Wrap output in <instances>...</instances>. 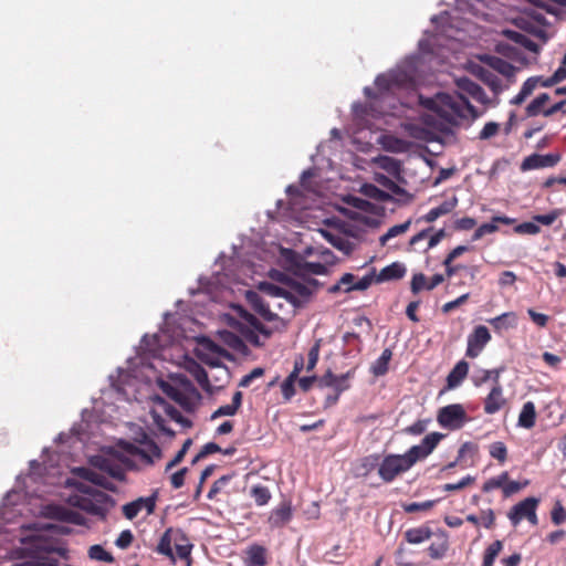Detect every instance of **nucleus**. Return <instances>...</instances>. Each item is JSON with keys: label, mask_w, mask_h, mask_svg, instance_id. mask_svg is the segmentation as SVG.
Instances as JSON below:
<instances>
[{"label": "nucleus", "mask_w": 566, "mask_h": 566, "mask_svg": "<svg viewBox=\"0 0 566 566\" xmlns=\"http://www.w3.org/2000/svg\"><path fill=\"white\" fill-rule=\"evenodd\" d=\"M490 339L491 335L489 329L483 325L476 326L468 336L465 355L470 358L478 357Z\"/></svg>", "instance_id": "9b49d317"}, {"label": "nucleus", "mask_w": 566, "mask_h": 566, "mask_svg": "<svg viewBox=\"0 0 566 566\" xmlns=\"http://www.w3.org/2000/svg\"><path fill=\"white\" fill-rule=\"evenodd\" d=\"M403 536L409 544H421L432 536V532L429 526L422 525L407 530Z\"/></svg>", "instance_id": "c85d7f7f"}, {"label": "nucleus", "mask_w": 566, "mask_h": 566, "mask_svg": "<svg viewBox=\"0 0 566 566\" xmlns=\"http://www.w3.org/2000/svg\"><path fill=\"white\" fill-rule=\"evenodd\" d=\"M381 458L382 457L378 453H373V454L361 458L360 464H359V469L361 471L360 474L364 476H367L375 469H377V471H378L380 468V464H381Z\"/></svg>", "instance_id": "72a5a7b5"}, {"label": "nucleus", "mask_w": 566, "mask_h": 566, "mask_svg": "<svg viewBox=\"0 0 566 566\" xmlns=\"http://www.w3.org/2000/svg\"><path fill=\"white\" fill-rule=\"evenodd\" d=\"M143 444L144 447H138L133 443H127L124 449L127 453L140 459L143 463L150 465L154 463L155 457H160V449L151 440H147Z\"/></svg>", "instance_id": "ddd939ff"}, {"label": "nucleus", "mask_w": 566, "mask_h": 566, "mask_svg": "<svg viewBox=\"0 0 566 566\" xmlns=\"http://www.w3.org/2000/svg\"><path fill=\"white\" fill-rule=\"evenodd\" d=\"M410 226H411V220L409 219L403 223L396 224V226L389 228L388 231L380 237V239H379L380 244L385 245L390 239L407 232L409 230Z\"/></svg>", "instance_id": "a19ab883"}, {"label": "nucleus", "mask_w": 566, "mask_h": 566, "mask_svg": "<svg viewBox=\"0 0 566 566\" xmlns=\"http://www.w3.org/2000/svg\"><path fill=\"white\" fill-rule=\"evenodd\" d=\"M488 322L496 333H502L517 326V315L515 312H505Z\"/></svg>", "instance_id": "5701e85b"}, {"label": "nucleus", "mask_w": 566, "mask_h": 566, "mask_svg": "<svg viewBox=\"0 0 566 566\" xmlns=\"http://www.w3.org/2000/svg\"><path fill=\"white\" fill-rule=\"evenodd\" d=\"M475 479L471 475H467L462 478L458 483H447L442 486L444 491L451 492V491H459L462 490L469 485H471Z\"/></svg>", "instance_id": "13d9d810"}, {"label": "nucleus", "mask_w": 566, "mask_h": 566, "mask_svg": "<svg viewBox=\"0 0 566 566\" xmlns=\"http://www.w3.org/2000/svg\"><path fill=\"white\" fill-rule=\"evenodd\" d=\"M158 386L168 399L188 412L193 410L201 398L192 382L182 374L169 375L166 380H158Z\"/></svg>", "instance_id": "f03ea898"}, {"label": "nucleus", "mask_w": 566, "mask_h": 566, "mask_svg": "<svg viewBox=\"0 0 566 566\" xmlns=\"http://www.w3.org/2000/svg\"><path fill=\"white\" fill-rule=\"evenodd\" d=\"M156 551L159 554L168 556L172 559L175 558L174 546H172V531L171 530H167L163 534V536L160 537V541L157 545Z\"/></svg>", "instance_id": "4c0bfd02"}, {"label": "nucleus", "mask_w": 566, "mask_h": 566, "mask_svg": "<svg viewBox=\"0 0 566 566\" xmlns=\"http://www.w3.org/2000/svg\"><path fill=\"white\" fill-rule=\"evenodd\" d=\"M446 436L440 432H431L427 434L422 440L420 444L412 446L408 449V452L415 460V462H419L421 460H424L429 454L432 453V451L437 448L439 442L444 438Z\"/></svg>", "instance_id": "9d476101"}, {"label": "nucleus", "mask_w": 566, "mask_h": 566, "mask_svg": "<svg viewBox=\"0 0 566 566\" xmlns=\"http://www.w3.org/2000/svg\"><path fill=\"white\" fill-rule=\"evenodd\" d=\"M292 518V505L289 501H283L275 507L270 516L269 523L272 527H281Z\"/></svg>", "instance_id": "412c9836"}, {"label": "nucleus", "mask_w": 566, "mask_h": 566, "mask_svg": "<svg viewBox=\"0 0 566 566\" xmlns=\"http://www.w3.org/2000/svg\"><path fill=\"white\" fill-rule=\"evenodd\" d=\"M505 34L507 35L509 39H511L515 43L523 45L524 48H526L530 51L535 52L537 50L536 43H534L526 35H524L520 32L509 30L505 32Z\"/></svg>", "instance_id": "c03bdc74"}, {"label": "nucleus", "mask_w": 566, "mask_h": 566, "mask_svg": "<svg viewBox=\"0 0 566 566\" xmlns=\"http://www.w3.org/2000/svg\"><path fill=\"white\" fill-rule=\"evenodd\" d=\"M415 464L416 462L408 450L402 454L389 453L381 458L378 475L384 483L389 484L407 473Z\"/></svg>", "instance_id": "20e7f679"}, {"label": "nucleus", "mask_w": 566, "mask_h": 566, "mask_svg": "<svg viewBox=\"0 0 566 566\" xmlns=\"http://www.w3.org/2000/svg\"><path fill=\"white\" fill-rule=\"evenodd\" d=\"M57 517L62 521L70 522L76 525H83L85 523L84 516L73 510L57 507Z\"/></svg>", "instance_id": "79ce46f5"}, {"label": "nucleus", "mask_w": 566, "mask_h": 566, "mask_svg": "<svg viewBox=\"0 0 566 566\" xmlns=\"http://www.w3.org/2000/svg\"><path fill=\"white\" fill-rule=\"evenodd\" d=\"M448 548H449L448 539L444 537L439 543H432L428 547V554L432 559H440L446 555Z\"/></svg>", "instance_id": "49530a36"}, {"label": "nucleus", "mask_w": 566, "mask_h": 566, "mask_svg": "<svg viewBox=\"0 0 566 566\" xmlns=\"http://www.w3.org/2000/svg\"><path fill=\"white\" fill-rule=\"evenodd\" d=\"M187 370L191 374L198 385L208 394L212 392V387L210 385L208 374L205 368L195 360H189L187 363Z\"/></svg>", "instance_id": "b1692460"}, {"label": "nucleus", "mask_w": 566, "mask_h": 566, "mask_svg": "<svg viewBox=\"0 0 566 566\" xmlns=\"http://www.w3.org/2000/svg\"><path fill=\"white\" fill-rule=\"evenodd\" d=\"M319 233L326 239L334 248L342 251L344 254L349 255L354 249L355 243L352 242L345 234L339 232H332L328 230H319Z\"/></svg>", "instance_id": "6ab92c4d"}, {"label": "nucleus", "mask_w": 566, "mask_h": 566, "mask_svg": "<svg viewBox=\"0 0 566 566\" xmlns=\"http://www.w3.org/2000/svg\"><path fill=\"white\" fill-rule=\"evenodd\" d=\"M392 357V352L389 348L384 349L380 357L371 365L370 371L374 376H384L388 371V365Z\"/></svg>", "instance_id": "f704fd0d"}, {"label": "nucleus", "mask_w": 566, "mask_h": 566, "mask_svg": "<svg viewBox=\"0 0 566 566\" xmlns=\"http://www.w3.org/2000/svg\"><path fill=\"white\" fill-rule=\"evenodd\" d=\"M490 455L496 459L500 463H504L507 459V448L501 442H493L489 448Z\"/></svg>", "instance_id": "a18cd8bd"}, {"label": "nucleus", "mask_w": 566, "mask_h": 566, "mask_svg": "<svg viewBox=\"0 0 566 566\" xmlns=\"http://www.w3.org/2000/svg\"><path fill=\"white\" fill-rule=\"evenodd\" d=\"M527 485H528L527 480H525L523 483L507 480L503 485V495H504V497H510L511 495L520 492Z\"/></svg>", "instance_id": "603ef678"}, {"label": "nucleus", "mask_w": 566, "mask_h": 566, "mask_svg": "<svg viewBox=\"0 0 566 566\" xmlns=\"http://www.w3.org/2000/svg\"><path fill=\"white\" fill-rule=\"evenodd\" d=\"M370 273H374V282L381 283L403 277L406 268L403 264L395 262L381 269L378 274H376L375 269Z\"/></svg>", "instance_id": "aec40b11"}, {"label": "nucleus", "mask_w": 566, "mask_h": 566, "mask_svg": "<svg viewBox=\"0 0 566 566\" xmlns=\"http://www.w3.org/2000/svg\"><path fill=\"white\" fill-rule=\"evenodd\" d=\"M76 488L83 495L71 496L69 500L71 505L94 515L102 514V506L98 503H96L93 499H96L98 501V497L104 496V493L84 483H78Z\"/></svg>", "instance_id": "39448f33"}, {"label": "nucleus", "mask_w": 566, "mask_h": 566, "mask_svg": "<svg viewBox=\"0 0 566 566\" xmlns=\"http://www.w3.org/2000/svg\"><path fill=\"white\" fill-rule=\"evenodd\" d=\"M468 371L469 364L465 360H460L457 363L447 377L448 389L458 387L468 376Z\"/></svg>", "instance_id": "bb28decb"}, {"label": "nucleus", "mask_w": 566, "mask_h": 566, "mask_svg": "<svg viewBox=\"0 0 566 566\" xmlns=\"http://www.w3.org/2000/svg\"><path fill=\"white\" fill-rule=\"evenodd\" d=\"M365 189H366L365 193L368 195L369 197L376 199V200L386 201V200L390 199V196L387 192L380 190L376 186L366 185Z\"/></svg>", "instance_id": "69168bd1"}, {"label": "nucleus", "mask_w": 566, "mask_h": 566, "mask_svg": "<svg viewBox=\"0 0 566 566\" xmlns=\"http://www.w3.org/2000/svg\"><path fill=\"white\" fill-rule=\"evenodd\" d=\"M499 230L497 224L492 220L489 223L481 224L473 233L472 240L478 241L483 238L485 234L494 233Z\"/></svg>", "instance_id": "864d4df0"}, {"label": "nucleus", "mask_w": 566, "mask_h": 566, "mask_svg": "<svg viewBox=\"0 0 566 566\" xmlns=\"http://www.w3.org/2000/svg\"><path fill=\"white\" fill-rule=\"evenodd\" d=\"M355 369L348 370L347 373L337 376L336 385L332 386L334 388L335 392L342 394L345 390L349 389L350 385L348 380L354 377Z\"/></svg>", "instance_id": "8fccbe9b"}, {"label": "nucleus", "mask_w": 566, "mask_h": 566, "mask_svg": "<svg viewBox=\"0 0 566 566\" xmlns=\"http://www.w3.org/2000/svg\"><path fill=\"white\" fill-rule=\"evenodd\" d=\"M336 381L337 376L331 370H327L322 377L317 378V385L321 388H332V386L336 385Z\"/></svg>", "instance_id": "774afa93"}, {"label": "nucleus", "mask_w": 566, "mask_h": 566, "mask_svg": "<svg viewBox=\"0 0 566 566\" xmlns=\"http://www.w3.org/2000/svg\"><path fill=\"white\" fill-rule=\"evenodd\" d=\"M480 525L489 530L495 525V513L492 509L481 511Z\"/></svg>", "instance_id": "0e129e2a"}, {"label": "nucleus", "mask_w": 566, "mask_h": 566, "mask_svg": "<svg viewBox=\"0 0 566 566\" xmlns=\"http://www.w3.org/2000/svg\"><path fill=\"white\" fill-rule=\"evenodd\" d=\"M232 308L238 315V317L242 319L244 323H247L249 326H251L253 329L266 336L270 335V332L266 329V327L244 307H242L241 305H234Z\"/></svg>", "instance_id": "cd10ccee"}, {"label": "nucleus", "mask_w": 566, "mask_h": 566, "mask_svg": "<svg viewBox=\"0 0 566 566\" xmlns=\"http://www.w3.org/2000/svg\"><path fill=\"white\" fill-rule=\"evenodd\" d=\"M134 541V535L129 530H125L120 532L119 536L117 537L115 544L117 547L125 549L130 546V544Z\"/></svg>", "instance_id": "338daca9"}, {"label": "nucleus", "mask_w": 566, "mask_h": 566, "mask_svg": "<svg viewBox=\"0 0 566 566\" xmlns=\"http://www.w3.org/2000/svg\"><path fill=\"white\" fill-rule=\"evenodd\" d=\"M437 421L442 428L453 431L461 429L469 421V417L462 405L452 403L439 409Z\"/></svg>", "instance_id": "423d86ee"}, {"label": "nucleus", "mask_w": 566, "mask_h": 566, "mask_svg": "<svg viewBox=\"0 0 566 566\" xmlns=\"http://www.w3.org/2000/svg\"><path fill=\"white\" fill-rule=\"evenodd\" d=\"M500 132V124L496 122H489L479 133V139L488 140L496 136Z\"/></svg>", "instance_id": "3c124183"}, {"label": "nucleus", "mask_w": 566, "mask_h": 566, "mask_svg": "<svg viewBox=\"0 0 566 566\" xmlns=\"http://www.w3.org/2000/svg\"><path fill=\"white\" fill-rule=\"evenodd\" d=\"M543 21L544 17L542 15L536 17L535 20H532L528 17H518L516 19V25L531 34L539 36L541 34L544 33L539 25L542 24Z\"/></svg>", "instance_id": "2f4dec72"}, {"label": "nucleus", "mask_w": 566, "mask_h": 566, "mask_svg": "<svg viewBox=\"0 0 566 566\" xmlns=\"http://www.w3.org/2000/svg\"><path fill=\"white\" fill-rule=\"evenodd\" d=\"M503 549V543L500 539L491 543L484 551L482 566H493L496 557Z\"/></svg>", "instance_id": "58836bf2"}, {"label": "nucleus", "mask_w": 566, "mask_h": 566, "mask_svg": "<svg viewBox=\"0 0 566 566\" xmlns=\"http://www.w3.org/2000/svg\"><path fill=\"white\" fill-rule=\"evenodd\" d=\"M427 284H428V281H427V277L423 273H417L412 276V280H411V292L413 294H418L421 290L426 289L427 290Z\"/></svg>", "instance_id": "052dcab7"}, {"label": "nucleus", "mask_w": 566, "mask_h": 566, "mask_svg": "<svg viewBox=\"0 0 566 566\" xmlns=\"http://www.w3.org/2000/svg\"><path fill=\"white\" fill-rule=\"evenodd\" d=\"M262 289L271 296L285 298L295 307L305 305L312 297L310 294L311 287L306 286L304 281L289 280L284 287L266 283Z\"/></svg>", "instance_id": "7ed1b4c3"}, {"label": "nucleus", "mask_w": 566, "mask_h": 566, "mask_svg": "<svg viewBox=\"0 0 566 566\" xmlns=\"http://www.w3.org/2000/svg\"><path fill=\"white\" fill-rule=\"evenodd\" d=\"M481 61L484 62L491 70L496 71L507 78L513 77L515 74L516 69L511 63L499 56L484 55L481 57Z\"/></svg>", "instance_id": "4be33fe9"}, {"label": "nucleus", "mask_w": 566, "mask_h": 566, "mask_svg": "<svg viewBox=\"0 0 566 566\" xmlns=\"http://www.w3.org/2000/svg\"><path fill=\"white\" fill-rule=\"evenodd\" d=\"M412 84V77L405 71H395L388 74L378 75L375 80V85L380 95L390 92L395 88L408 87Z\"/></svg>", "instance_id": "1a4fd4ad"}, {"label": "nucleus", "mask_w": 566, "mask_h": 566, "mask_svg": "<svg viewBox=\"0 0 566 566\" xmlns=\"http://www.w3.org/2000/svg\"><path fill=\"white\" fill-rule=\"evenodd\" d=\"M552 522L555 525H560L566 522V510L559 501H557L551 512Z\"/></svg>", "instance_id": "6e6d98bb"}, {"label": "nucleus", "mask_w": 566, "mask_h": 566, "mask_svg": "<svg viewBox=\"0 0 566 566\" xmlns=\"http://www.w3.org/2000/svg\"><path fill=\"white\" fill-rule=\"evenodd\" d=\"M536 408L533 401H527L523 405L518 416V426L525 429H531L535 426Z\"/></svg>", "instance_id": "c756f323"}, {"label": "nucleus", "mask_w": 566, "mask_h": 566, "mask_svg": "<svg viewBox=\"0 0 566 566\" xmlns=\"http://www.w3.org/2000/svg\"><path fill=\"white\" fill-rule=\"evenodd\" d=\"M507 403L503 386H492L490 392L483 399V410L486 415H494Z\"/></svg>", "instance_id": "dca6fc26"}, {"label": "nucleus", "mask_w": 566, "mask_h": 566, "mask_svg": "<svg viewBox=\"0 0 566 566\" xmlns=\"http://www.w3.org/2000/svg\"><path fill=\"white\" fill-rule=\"evenodd\" d=\"M474 74L497 95L503 91L502 81L492 71L476 66Z\"/></svg>", "instance_id": "393cba45"}, {"label": "nucleus", "mask_w": 566, "mask_h": 566, "mask_svg": "<svg viewBox=\"0 0 566 566\" xmlns=\"http://www.w3.org/2000/svg\"><path fill=\"white\" fill-rule=\"evenodd\" d=\"M242 403V392L237 390L232 396V401L229 405H224L214 410V418L233 416L237 413Z\"/></svg>", "instance_id": "473e14b6"}, {"label": "nucleus", "mask_w": 566, "mask_h": 566, "mask_svg": "<svg viewBox=\"0 0 566 566\" xmlns=\"http://www.w3.org/2000/svg\"><path fill=\"white\" fill-rule=\"evenodd\" d=\"M88 556L92 559L112 563L114 560L111 553L106 552L101 545H93L88 549Z\"/></svg>", "instance_id": "09e8293b"}, {"label": "nucleus", "mask_w": 566, "mask_h": 566, "mask_svg": "<svg viewBox=\"0 0 566 566\" xmlns=\"http://www.w3.org/2000/svg\"><path fill=\"white\" fill-rule=\"evenodd\" d=\"M539 500L533 496L526 497L515 504L507 517L513 526H517L523 520H527L532 525H537L538 518L536 514Z\"/></svg>", "instance_id": "0eeeda50"}, {"label": "nucleus", "mask_w": 566, "mask_h": 566, "mask_svg": "<svg viewBox=\"0 0 566 566\" xmlns=\"http://www.w3.org/2000/svg\"><path fill=\"white\" fill-rule=\"evenodd\" d=\"M250 496L253 499L258 506H263L269 503L272 495L268 486L265 485H253L250 490Z\"/></svg>", "instance_id": "e433bc0d"}, {"label": "nucleus", "mask_w": 566, "mask_h": 566, "mask_svg": "<svg viewBox=\"0 0 566 566\" xmlns=\"http://www.w3.org/2000/svg\"><path fill=\"white\" fill-rule=\"evenodd\" d=\"M514 231L518 234H537L541 229L534 222H523L514 228Z\"/></svg>", "instance_id": "680f3d73"}, {"label": "nucleus", "mask_w": 566, "mask_h": 566, "mask_svg": "<svg viewBox=\"0 0 566 566\" xmlns=\"http://www.w3.org/2000/svg\"><path fill=\"white\" fill-rule=\"evenodd\" d=\"M35 547L36 554L34 556L15 566H59L57 559L52 558L50 554L53 552L63 554L62 549L49 548L41 545H36Z\"/></svg>", "instance_id": "f3484780"}, {"label": "nucleus", "mask_w": 566, "mask_h": 566, "mask_svg": "<svg viewBox=\"0 0 566 566\" xmlns=\"http://www.w3.org/2000/svg\"><path fill=\"white\" fill-rule=\"evenodd\" d=\"M457 86L461 93H439L433 98H427L423 105L437 114L446 125L457 127L464 122L474 120L480 116L475 107L468 101L463 93L470 95L476 102L486 105L490 103L484 90L468 77L457 80Z\"/></svg>", "instance_id": "f257e3e1"}, {"label": "nucleus", "mask_w": 566, "mask_h": 566, "mask_svg": "<svg viewBox=\"0 0 566 566\" xmlns=\"http://www.w3.org/2000/svg\"><path fill=\"white\" fill-rule=\"evenodd\" d=\"M378 165L381 169H384L394 177H399L401 172L400 161L396 158L382 156L378 159Z\"/></svg>", "instance_id": "ea45409f"}, {"label": "nucleus", "mask_w": 566, "mask_h": 566, "mask_svg": "<svg viewBox=\"0 0 566 566\" xmlns=\"http://www.w3.org/2000/svg\"><path fill=\"white\" fill-rule=\"evenodd\" d=\"M291 268L296 276L305 277L310 274H326L327 268L318 262H308L296 255L291 260Z\"/></svg>", "instance_id": "2eb2a0df"}, {"label": "nucleus", "mask_w": 566, "mask_h": 566, "mask_svg": "<svg viewBox=\"0 0 566 566\" xmlns=\"http://www.w3.org/2000/svg\"><path fill=\"white\" fill-rule=\"evenodd\" d=\"M199 343L203 345V347L208 350L207 354L200 355L198 353L199 358L209 367H212V339L209 337H202Z\"/></svg>", "instance_id": "bf43d9fd"}, {"label": "nucleus", "mask_w": 566, "mask_h": 566, "mask_svg": "<svg viewBox=\"0 0 566 566\" xmlns=\"http://www.w3.org/2000/svg\"><path fill=\"white\" fill-rule=\"evenodd\" d=\"M374 283V273H369L356 281V276L352 273H345L337 281L327 289L329 294H337L340 292L349 293L352 291H365Z\"/></svg>", "instance_id": "6e6552de"}, {"label": "nucleus", "mask_w": 566, "mask_h": 566, "mask_svg": "<svg viewBox=\"0 0 566 566\" xmlns=\"http://www.w3.org/2000/svg\"><path fill=\"white\" fill-rule=\"evenodd\" d=\"M509 480V473L502 472L500 475L489 479L482 486L483 492H491L495 489H502L504 483Z\"/></svg>", "instance_id": "de8ad7c7"}, {"label": "nucleus", "mask_w": 566, "mask_h": 566, "mask_svg": "<svg viewBox=\"0 0 566 566\" xmlns=\"http://www.w3.org/2000/svg\"><path fill=\"white\" fill-rule=\"evenodd\" d=\"M433 505H434L433 501H424L421 503H418V502L407 503L402 507L406 513H416V512H420V511H422V512L429 511L433 507Z\"/></svg>", "instance_id": "5fc2aeb1"}, {"label": "nucleus", "mask_w": 566, "mask_h": 566, "mask_svg": "<svg viewBox=\"0 0 566 566\" xmlns=\"http://www.w3.org/2000/svg\"><path fill=\"white\" fill-rule=\"evenodd\" d=\"M265 370L262 367H256L252 369L249 374L243 376L239 382L240 387H249L254 379L261 378L264 375Z\"/></svg>", "instance_id": "4d7b16f0"}, {"label": "nucleus", "mask_w": 566, "mask_h": 566, "mask_svg": "<svg viewBox=\"0 0 566 566\" xmlns=\"http://www.w3.org/2000/svg\"><path fill=\"white\" fill-rule=\"evenodd\" d=\"M247 566H265L266 551L263 546L252 545L247 551Z\"/></svg>", "instance_id": "7c9ffc66"}, {"label": "nucleus", "mask_w": 566, "mask_h": 566, "mask_svg": "<svg viewBox=\"0 0 566 566\" xmlns=\"http://www.w3.org/2000/svg\"><path fill=\"white\" fill-rule=\"evenodd\" d=\"M76 472L78 475H81L82 478H84L85 480H87L94 484H97V485L103 484V482H102L103 478L98 473H96L90 469L80 468L76 470Z\"/></svg>", "instance_id": "e2e57ef3"}, {"label": "nucleus", "mask_w": 566, "mask_h": 566, "mask_svg": "<svg viewBox=\"0 0 566 566\" xmlns=\"http://www.w3.org/2000/svg\"><path fill=\"white\" fill-rule=\"evenodd\" d=\"M156 506V495H150L147 497H138L135 501H132L123 506V514L127 520L135 518L143 510L146 511L147 514H151L155 511Z\"/></svg>", "instance_id": "4468645a"}, {"label": "nucleus", "mask_w": 566, "mask_h": 566, "mask_svg": "<svg viewBox=\"0 0 566 566\" xmlns=\"http://www.w3.org/2000/svg\"><path fill=\"white\" fill-rule=\"evenodd\" d=\"M551 99L547 93H542L535 97L526 107L525 113L527 117H534L543 114L544 105Z\"/></svg>", "instance_id": "c9c22d12"}, {"label": "nucleus", "mask_w": 566, "mask_h": 566, "mask_svg": "<svg viewBox=\"0 0 566 566\" xmlns=\"http://www.w3.org/2000/svg\"><path fill=\"white\" fill-rule=\"evenodd\" d=\"M562 159L560 154H532L525 157L521 164V170L527 171L533 169H541L546 167L556 166Z\"/></svg>", "instance_id": "f8f14e48"}, {"label": "nucleus", "mask_w": 566, "mask_h": 566, "mask_svg": "<svg viewBox=\"0 0 566 566\" xmlns=\"http://www.w3.org/2000/svg\"><path fill=\"white\" fill-rule=\"evenodd\" d=\"M247 301L251 307L265 321L273 322L277 318V314L273 313L264 298L254 291H248L245 294Z\"/></svg>", "instance_id": "a211bd4d"}, {"label": "nucleus", "mask_w": 566, "mask_h": 566, "mask_svg": "<svg viewBox=\"0 0 566 566\" xmlns=\"http://www.w3.org/2000/svg\"><path fill=\"white\" fill-rule=\"evenodd\" d=\"M157 407L161 408V410L174 421L180 423L182 427H189L190 421L185 418L178 409L171 406L165 398L156 396L154 399Z\"/></svg>", "instance_id": "a878e982"}, {"label": "nucleus", "mask_w": 566, "mask_h": 566, "mask_svg": "<svg viewBox=\"0 0 566 566\" xmlns=\"http://www.w3.org/2000/svg\"><path fill=\"white\" fill-rule=\"evenodd\" d=\"M376 181L381 185L384 188L388 189L392 193L397 196H402L406 191L403 188H401L399 185H397L392 179H390L388 176H385L382 174L376 175Z\"/></svg>", "instance_id": "37998d69"}]
</instances>
